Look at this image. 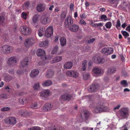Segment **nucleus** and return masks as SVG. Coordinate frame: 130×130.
I'll return each mask as SVG.
<instances>
[{
	"mask_svg": "<svg viewBox=\"0 0 130 130\" xmlns=\"http://www.w3.org/2000/svg\"><path fill=\"white\" fill-rule=\"evenodd\" d=\"M45 30V28L44 27H41L38 30V34L39 36L41 37L43 35Z\"/></svg>",
	"mask_w": 130,
	"mask_h": 130,
	"instance_id": "bb28decb",
	"label": "nucleus"
},
{
	"mask_svg": "<svg viewBox=\"0 0 130 130\" xmlns=\"http://www.w3.org/2000/svg\"><path fill=\"white\" fill-rule=\"evenodd\" d=\"M95 40V39L94 38H92L88 40L87 43L89 44L92 43Z\"/></svg>",
	"mask_w": 130,
	"mask_h": 130,
	"instance_id": "864d4df0",
	"label": "nucleus"
},
{
	"mask_svg": "<svg viewBox=\"0 0 130 130\" xmlns=\"http://www.w3.org/2000/svg\"><path fill=\"white\" fill-rule=\"evenodd\" d=\"M59 37L58 36H56L55 39V41L56 42V41L58 40Z\"/></svg>",
	"mask_w": 130,
	"mask_h": 130,
	"instance_id": "774afa93",
	"label": "nucleus"
},
{
	"mask_svg": "<svg viewBox=\"0 0 130 130\" xmlns=\"http://www.w3.org/2000/svg\"><path fill=\"white\" fill-rule=\"evenodd\" d=\"M14 69H11L9 70V73L11 74H14Z\"/></svg>",
	"mask_w": 130,
	"mask_h": 130,
	"instance_id": "4d7b16f0",
	"label": "nucleus"
},
{
	"mask_svg": "<svg viewBox=\"0 0 130 130\" xmlns=\"http://www.w3.org/2000/svg\"><path fill=\"white\" fill-rule=\"evenodd\" d=\"M99 88V84H96L94 85H92L90 86V87L88 89V90L90 92H95L98 90Z\"/></svg>",
	"mask_w": 130,
	"mask_h": 130,
	"instance_id": "ddd939ff",
	"label": "nucleus"
},
{
	"mask_svg": "<svg viewBox=\"0 0 130 130\" xmlns=\"http://www.w3.org/2000/svg\"><path fill=\"white\" fill-rule=\"evenodd\" d=\"M40 21L42 24H46L50 22L51 20L48 17L46 16H43L41 17Z\"/></svg>",
	"mask_w": 130,
	"mask_h": 130,
	"instance_id": "4468645a",
	"label": "nucleus"
},
{
	"mask_svg": "<svg viewBox=\"0 0 130 130\" xmlns=\"http://www.w3.org/2000/svg\"><path fill=\"white\" fill-rule=\"evenodd\" d=\"M87 61L86 60H84L82 62V66L87 67Z\"/></svg>",
	"mask_w": 130,
	"mask_h": 130,
	"instance_id": "5fc2aeb1",
	"label": "nucleus"
},
{
	"mask_svg": "<svg viewBox=\"0 0 130 130\" xmlns=\"http://www.w3.org/2000/svg\"><path fill=\"white\" fill-rule=\"evenodd\" d=\"M60 44L61 46H63L66 44V40L64 37H61L60 40Z\"/></svg>",
	"mask_w": 130,
	"mask_h": 130,
	"instance_id": "7c9ffc66",
	"label": "nucleus"
},
{
	"mask_svg": "<svg viewBox=\"0 0 130 130\" xmlns=\"http://www.w3.org/2000/svg\"><path fill=\"white\" fill-rule=\"evenodd\" d=\"M88 116V111L86 110L84 111L81 114V117L83 119H87Z\"/></svg>",
	"mask_w": 130,
	"mask_h": 130,
	"instance_id": "aec40b11",
	"label": "nucleus"
},
{
	"mask_svg": "<svg viewBox=\"0 0 130 130\" xmlns=\"http://www.w3.org/2000/svg\"><path fill=\"white\" fill-rule=\"evenodd\" d=\"M73 66L72 63L70 61L66 62L64 64L63 67L64 68L70 69Z\"/></svg>",
	"mask_w": 130,
	"mask_h": 130,
	"instance_id": "4be33fe9",
	"label": "nucleus"
},
{
	"mask_svg": "<svg viewBox=\"0 0 130 130\" xmlns=\"http://www.w3.org/2000/svg\"><path fill=\"white\" fill-rule=\"evenodd\" d=\"M29 63V58L26 57L20 63L21 65L23 67H27Z\"/></svg>",
	"mask_w": 130,
	"mask_h": 130,
	"instance_id": "f3484780",
	"label": "nucleus"
},
{
	"mask_svg": "<svg viewBox=\"0 0 130 130\" xmlns=\"http://www.w3.org/2000/svg\"><path fill=\"white\" fill-rule=\"evenodd\" d=\"M71 95H68L67 94L62 95L61 97V98L64 100H69V99L71 98Z\"/></svg>",
	"mask_w": 130,
	"mask_h": 130,
	"instance_id": "473e14b6",
	"label": "nucleus"
},
{
	"mask_svg": "<svg viewBox=\"0 0 130 130\" xmlns=\"http://www.w3.org/2000/svg\"><path fill=\"white\" fill-rule=\"evenodd\" d=\"M100 19L104 21H106L108 20L107 16L104 14L100 16Z\"/></svg>",
	"mask_w": 130,
	"mask_h": 130,
	"instance_id": "4c0bfd02",
	"label": "nucleus"
},
{
	"mask_svg": "<svg viewBox=\"0 0 130 130\" xmlns=\"http://www.w3.org/2000/svg\"><path fill=\"white\" fill-rule=\"evenodd\" d=\"M53 107V105L50 103L46 104L43 107V110L44 111L51 110Z\"/></svg>",
	"mask_w": 130,
	"mask_h": 130,
	"instance_id": "dca6fc26",
	"label": "nucleus"
},
{
	"mask_svg": "<svg viewBox=\"0 0 130 130\" xmlns=\"http://www.w3.org/2000/svg\"><path fill=\"white\" fill-rule=\"evenodd\" d=\"M39 73V71L38 69H34L31 72L30 75L31 77H34L38 75Z\"/></svg>",
	"mask_w": 130,
	"mask_h": 130,
	"instance_id": "6ab92c4d",
	"label": "nucleus"
},
{
	"mask_svg": "<svg viewBox=\"0 0 130 130\" xmlns=\"http://www.w3.org/2000/svg\"><path fill=\"white\" fill-rule=\"evenodd\" d=\"M13 50L12 47L9 45H5L0 47V52L3 54H8L11 52Z\"/></svg>",
	"mask_w": 130,
	"mask_h": 130,
	"instance_id": "f03ea898",
	"label": "nucleus"
},
{
	"mask_svg": "<svg viewBox=\"0 0 130 130\" xmlns=\"http://www.w3.org/2000/svg\"><path fill=\"white\" fill-rule=\"evenodd\" d=\"M30 107L33 109H37L40 108V106L39 105L38 102H35L32 103Z\"/></svg>",
	"mask_w": 130,
	"mask_h": 130,
	"instance_id": "c756f323",
	"label": "nucleus"
},
{
	"mask_svg": "<svg viewBox=\"0 0 130 130\" xmlns=\"http://www.w3.org/2000/svg\"><path fill=\"white\" fill-rule=\"evenodd\" d=\"M10 109V108L8 107H4L1 108V110L3 111H8Z\"/></svg>",
	"mask_w": 130,
	"mask_h": 130,
	"instance_id": "8fccbe9b",
	"label": "nucleus"
},
{
	"mask_svg": "<svg viewBox=\"0 0 130 130\" xmlns=\"http://www.w3.org/2000/svg\"><path fill=\"white\" fill-rule=\"evenodd\" d=\"M93 73L96 75H98L102 73L101 70L98 68H94L93 70Z\"/></svg>",
	"mask_w": 130,
	"mask_h": 130,
	"instance_id": "b1692460",
	"label": "nucleus"
},
{
	"mask_svg": "<svg viewBox=\"0 0 130 130\" xmlns=\"http://www.w3.org/2000/svg\"><path fill=\"white\" fill-rule=\"evenodd\" d=\"M62 59L61 56H58L55 57L53 60L51 61V63H53L55 62H58L60 61Z\"/></svg>",
	"mask_w": 130,
	"mask_h": 130,
	"instance_id": "c85d7f7f",
	"label": "nucleus"
},
{
	"mask_svg": "<svg viewBox=\"0 0 130 130\" xmlns=\"http://www.w3.org/2000/svg\"><path fill=\"white\" fill-rule=\"evenodd\" d=\"M32 3V6H34L35 5V3H30L29 1H26L23 5V7L25 8H28L31 6V4Z\"/></svg>",
	"mask_w": 130,
	"mask_h": 130,
	"instance_id": "5701e85b",
	"label": "nucleus"
},
{
	"mask_svg": "<svg viewBox=\"0 0 130 130\" xmlns=\"http://www.w3.org/2000/svg\"><path fill=\"white\" fill-rule=\"evenodd\" d=\"M54 6L53 5L51 6L49 8V10L51 11L52 10H53V8H54Z\"/></svg>",
	"mask_w": 130,
	"mask_h": 130,
	"instance_id": "338daca9",
	"label": "nucleus"
},
{
	"mask_svg": "<svg viewBox=\"0 0 130 130\" xmlns=\"http://www.w3.org/2000/svg\"><path fill=\"white\" fill-rule=\"evenodd\" d=\"M116 70V68L114 67H111L109 68L107 71L108 74H111L115 73Z\"/></svg>",
	"mask_w": 130,
	"mask_h": 130,
	"instance_id": "393cba45",
	"label": "nucleus"
},
{
	"mask_svg": "<svg viewBox=\"0 0 130 130\" xmlns=\"http://www.w3.org/2000/svg\"><path fill=\"white\" fill-rule=\"evenodd\" d=\"M58 49V47L57 46H55L54 48V49L52 52V53L53 54L57 53V51Z\"/></svg>",
	"mask_w": 130,
	"mask_h": 130,
	"instance_id": "c03bdc74",
	"label": "nucleus"
},
{
	"mask_svg": "<svg viewBox=\"0 0 130 130\" xmlns=\"http://www.w3.org/2000/svg\"><path fill=\"white\" fill-rule=\"evenodd\" d=\"M54 74V72L52 70H50L47 71L46 73V76L47 78L51 77Z\"/></svg>",
	"mask_w": 130,
	"mask_h": 130,
	"instance_id": "2f4dec72",
	"label": "nucleus"
},
{
	"mask_svg": "<svg viewBox=\"0 0 130 130\" xmlns=\"http://www.w3.org/2000/svg\"><path fill=\"white\" fill-rule=\"evenodd\" d=\"M73 21L72 19L70 17H67L64 22V26L66 27L69 28L72 26Z\"/></svg>",
	"mask_w": 130,
	"mask_h": 130,
	"instance_id": "1a4fd4ad",
	"label": "nucleus"
},
{
	"mask_svg": "<svg viewBox=\"0 0 130 130\" xmlns=\"http://www.w3.org/2000/svg\"><path fill=\"white\" fill-rule=\"evenodd\" d=\"M79 28V27L76 24H74L72 27H70L69 28L71 31L75 32L77 31Z\"/></svg>",
	"mask_w": 130,
	"mask_h": 130,
	"instance_id": "cd10ccee",
	"label": "nucleus"
},
{
	"mask_svg": "<svg viewBox=\"0 0 130 130\" xmlns=\"http://www.w3.org/2000/svg\"><path fill=\"white\" fill-rule=\"evenodd\" d=\"M108 107L105 106L104 103L101 102H99L97 104L96 107L95 108V111L96 113L103 111H106L109 110Z\"/></svg>",
	"mask_w": 130,
	"mask_h": 130,
	"instance_id": "f257e3e1",
	"label": "nucleus"
},
{
	"mask_svg": "<svg viewBox=\"0 0 130 130\" xmlns=\"http://www.w3.org/2000/svg\"><path fill=\"white\" fill-rule=\"evenodd\" d=\"M53 56H50V55H48L46 56H44V59H43V60H50L52 58Z\"/></svg>",
	"mask_w": 130,
	"mask_h": 130,
	"instance_id": "a18cd8bd",
	"label": "nucleus"
},
{
	"mask_svg": "<svg viewBox=\"0 0 130 130\" xmlns=\"http://www.w3.org/2000/svg\"><path fill=\"white\" fill-rule=\"evenodd\" d=\"M74 5L73 4L71 3L70 4V9L71 10H73V8H74Z\"/></svg>",
	"mask_w": 130,
	"mask_h": 130,
	"instance_id": "680f3d73",
	"label": "nucleus"
},
{
	"mask_svg": "<svg viewBox=\"0 0 130 130\" xmlns=\"http://www.w3.org/2000/svg\"><path fill=\"white\" fill-rule=\"evenodd\" d=\"M17 63V58L16 56L10 57L7 59V64L10 67L13 66Z\"/></svg>",
	"mask_w": 130,
	"mask_h": 130,
	"instance_id": "20e7f679",
	"label": "nucleus"
},
{
	"mask_svg": "<svg viewBox=\"0 0 130 130\" xmlns=\"http://www.w3.org/2000/svg\"><path fill=\"white\" fill-rule=\"evenodd\" d=\"M121 32L123 35L124 36L125 38H126L127 37L129 36V34L125 31L122 30L121 31Z\"/></svg>",
	"mask_w": 130,
	"mask_h": 130,
	"instance_id": "79ce46f5",
	"label": "nucleus"
},
{
	"mask_svg": "<svg viewBox=\"0 0 130 130\" xmlns=\"http://www.w3.org/2000/svg\"><path fill=\"white\" fill-rule=\"evenodd\" d=\"M53 34V29L52 26H49L46 29L44 36L46 37H51Z\"/></svg>",
	"mask_w": 130,
	"mask_h": 130,
	"instance_id": "0eeeda50",
	"label": "nucleus"
},
{
	"mask_svg": "<svg viewBox=\"0 0 130 130\" xmlns=\"http://www.w3.org/2000/svg\"><path fill=\"white\" fill-rule=\"evenodd\" d=\"M79 24L82 25H86V23L85 21L82 19H81L79 21Z\"/></svg>",
	"mask_w": 130,
	"mask_h": 130,
	"instance_id": "3c124183",
	"label": "nucleus"
},
{
	"mask_svg": "<svg viewBox=\"0 0 130 130\" xmlns=\"http://www.w3.org/2000/svg\"><path fill=\"white\" fill-rule=\"evenodd\" d=\"M113 51V49L112 48L108 47H104L102 49V53L106 55H108L112 54Z\"/></svg>",
	"mask_w": 130,
	"mask_h": 130,
	"instance_id": "f8f14e48",
	"label": "nucleus"
},
{
	"mask_svg": "<svg viewBox=\"0 0 130 130\" xmlns=\"http://www.w3.org/2000/svg\"><path fill=\"white\" fill-rule=\"evenodd\" d=\"M23 73V72L21 70H18L17 71L16 74L17 75H20L21 74Z\"/></svg>",
	"mask_w": 130,
	"mask_h": 130,
	"instance_id": "052dcab7",
	"label": "nucleus"
},
{
	"mask_svg": "<svg viewBox=\"0 0 130 130\" xmlns=\"http://www.w3.org/2000/svg\"><path fill=\"white\" fill-rule=\"evenodd\" d=\"M12 79V77H11V76H8L5 78L6 80L8 81H10Z\"/></svg>",
	"mask_w": 130,
	"mask_h": 130,
	"instance_id": "6e6d98bb",
	"label": "nucleus"
},
{
	"mask_svg": "<svg viewBox=\"0 0 130 130\" xmlns=\"http://www.w3.org/2000/svg\"><path fill=\"white\" fill-rule=\"evenodd\" d=\"M4 121L6 124L10 125H14L16 123L17 120L15 118L11 117L5 118L4 120Z\"/></svg>",
	"mask_w": 130,
	"mask_h": 130,
	"instance_id": "423d86ee",
	"label": "nucleus"
},
{
	"mask_svg": "<svg viewBox=\"0 0 130 130\" xmlns=\"http://www.w3.org/2000/svg\"><path fill=\"white\" fill-rule=\"evenodd\" d=\"M8 97L6 94H0V98L1 99H7Z\"/></svg>",
	"mask_w": 130,
	"mask_h": 130,
	"instance_id": "09e8293b",
	"label": "nucleus"
},
{
	"mask_svg": "<svg viewBox=\"0 0 130 130\" xmlns=\"http://www.w3.org/2000/svg\"><path fill=\"white\" fill-rule=\"evenodd\" d=\"M19 102L22 104H24L27 102V99L25 97H21L19 99Z\"/></svg>",
	"mask_w": 130,
	"mask_h": 130,
	"instance_id": "72a5a7b5",
	"label": "nucleus"
},
{
	"mask_svg": "<svg viewBox=\"0 0 130 130\" xmlns=\"http://www.w3.org/2000/svg\"><path fill=\"white\" fill-rule=\"evenodd\" d=\"M112 24L111 22H109L105 24L106 27L107 28H110Z\"/></svg>",
	"mask_w": 130,
	"mask_h": 130,
	"instance_id": "49530a36",
	"label": "nucleus"
},
{
	"mask_svg": "<svg viewBox=\"0 0 130 130\" xmlns=\"http://www.w3.org/2000/svg\"><path fill=\"white\" fill-rule=\"evenodd\" d=\"M27 13L24 12H23L21 14V17L24 19L26 20L27 18Z\"/></svg>",
	"mask_w": 130,
	"mask_h": 130,
	"instance_id": "37998d69",
	"label": "nucleus"
},
{
	"mask_svg": "<svg viewBox=\"0 0 130 130\" xmlns=\"http://www.w3.org/2000/svg\"><path fill=\"white\" fill-rule=\"evenodd\" d=\"M50 93V91L48 90H44L40 92V95L41 96L45 97L48 96Z\"/></svg>",
	"mask_w": 130,
	"mask_h": 130,
	"instance_id": "412c9836",
	"label": "nucleus"
},
{
	"mask_svg": "<svg viewBox=\"0 0 130 130\" xmlns=\"http://www.w3.org/2000/svg\"><path fill=\"white\" fill-rule=\"evenodd\" d=\"M52 84V81L50 80H46L42 83V85L44 87L48 86L51 85Z\"/></svg>",
	"mask_w": 130,
	"mask_h": 130,
	"instance_id": "a878e982",
	"label": "nucleus"
},
{
	"mask_svg": "<svg viewBox=\"0 0 130 130\" xmlns=\"http://www.w3.org/2000/svg\"><path fill=\"white\" fill-rule=\"evenodd\" d=\"M4 16L1 14H0V24H2L5 20Z\"/></svg>",
	"mask_w": 130,
	"mask_h": 130,
	"instance_id": "58836bf2",
	"label": "nucleus"
},
{
	"mask_svg": "<svg viewBox=\"0 0 130 130\" xmlns=\"http://www.w3.org/2000/svg\"><path fill=\"white\" fill-rule=\"evenodd\" d=\"M45 52L44 50L41 49H38L37 51L36 54L37 56H42L41 58V59L43 60L44 57Z\"/></svg>",
	"mask_w": 130,
	"mask_h": 130,
	"instance_id": "2eb2a0df",
	"label": "nucleus"
},
{
	"mask_svg": "<svg viewBox=\"0 0 130 130\" xmlns=\"http://www.w3.org/2000/svg\"><path fill=\"white\" fill-rule=\"evenodd\" d=\"M19 30L22 34L26 36L29 35L31 32V29L26 26H20Z\"/></svg>",
	"mask_w": 130,
	"mask_h": 130,
	"instance_id": "7ed1b4c3",
	"label": "nucleus"
},
{
	"mask_svg": "<svg viewBox=\"0 0 130 130\" xmlns=\"http://www.w3.org/2000/svg\"><path fill=\"white\" fill-rule=\"evenodd\" d=\"M46 5L44 4H40L38 5L37 6V10L41 12L44 11Z\"/></svg>",
	"mask_w": 130,
	"mask_h": 130,
	"instance_id": "a211bd4d",
	"label": "nucleus"
},
{
	"mask_svg": "<svg viewBox=\"0 0 130 130\" xmlns=\"http://www.w3.org/2000/svg\"><path fill=\"white\" fill-rule=\"evenodd\" d=\"M33 88L35 90L39 89L40 88L39 84V82H37L35 83L34 85Z\"/></svg>",
	"mask_w": 130,
	"mask_h": 130,
	"instance_id": "e433bc0d",
	"label": "nucleus"
},
{
	"mask_svg": "<svg viewBox=\"0 0 130 130\" xmlns=\"http://www.w3.org/2000/svg\"><path fill=\"white\" fill-rule=\"evenodd\" d=\"M38 16L37 15H35L32 18V20L34 23H35L38 22Z\"/></svg>",
	"mask_w": 130,
	"mask_h": 130,
	"instance_id": "f704fd0d",
	"label": "nucleus"
},
{
	"mask_svg": "<svg viewBox=\"0 0 130 130\" xmlns=\"http://www.w3.org/2000/svg\"><path fill=\"white\" fill-rule=\"evenodd\" d=\"M90 76V74L88 73H85L83 75V78L84 79L87 80Z\"/></svg>",
	"mask_w": 130,
	"mask_h": 130,
	"instance_id": "ea45409f",
	"label": "nucleus"
},
{
	"mask_svg": "<svg viewBox=\"0 0 130 130\" xmlns=\"http://www.w3.org/2000/svg\"><path fill=\"white\" fill-rule=\"evenodd\" d=\"M48 45V42L46 41L42 42L40 43L39 45L41 47L47 46Z\"/></svg>",
	"mask_w": 130,
	"mask_h": 130,
	"instance_id": "c9c22d12",
	"label": "nucleus"
},
{
	"mask_svg": "<svg viewBox=\"0 0 130 130\" xmlns=\"http://www.w3.org/2000/svg\"><path fill=\"white\" fill-rule=\"evenodd\" d=\"M126 30L128 31H130V25H128L126 28Z\"/></svg>",
	"mask_w": 130,
	"mask_h": 130,
	"instance_id": "0e129e2a",
	"label": "nucleus"
},
{
	"mask_svg": "<svg viewBox=\"0 0 130 130\" xmlns=\"http://www.w3.org/2000/svg\"><path fill=\"white\" fill-rule=\"evenodd\" d=\"M121 105H118L117 106L115 107L114 108V110H115L116 109H118L120 107Z\"/></svg>",
	"mask_w": 130,
	"mask_h": 130,
	"instance_id": "e2e57ef3",
	"label": "nucleus"
},
{
	"mask_svg": "<svg viewBox=\"0 0 130 130\" xmlns=\"http://www.w3.org/2000/svg\"><path fill=\"white\" fill-rule=\"evenodd\" d=\"M91 95H87L86 96H84L83 97V98L85 99H91Z\"/></svg>",
	"mask_w": 130,
	"mask_h": 130,
	"instance_id": "13d9d810",
	"label": "nucleus"
},
{
	"mask_svg": "<svg viewBox=\"0 0 130 130\" xmlns=\"http://www.w3.org/2000/svg\"><path fill=\"white\" fill-rule=\"evenodd\" d=\"M121 85H123L124 87L126 86L127 85V81L125 80L122 81L121 82Z\"/></svg>",
	"mask_w": 130,
	"mask_h": 130,
	"instance_id": "de8ad7c7",
	"label": "nucleus"
},
{
	"mask_svg": "<svg viewBox=\"0 0 130 130\" xmlns=\"http://www.w3.org/2000/svg\"><path fill=\"white\" fill-rule=\"evenodd\" d=\"M120 116L123 118L127 117L128 115V111L127 108H123L120 110Z\"/></svg>",
	"mask_w": 130,
	"mask_h": 130,
	"instance_id": "6e6552de",
	"label": "nucleus"
},
{
	"mask_svg": "<svg viewBox=\"0 0 130 130\" xmlns=\"http://www.w3.org/2000/svg\"><path fill=\"white\" fill-rule=\"evenodd\" d=\"M67 75L72 77L76 78L79 75V73L77 71L68 70L66 72Z\"/></svg>",
	"mask_w": 130,
	"mask_h": 130,
	"instance_id": "9d476101",
	"label": "nucleus"
},
{
	"mask_svg": "<svg viewBox=\"0 0 130 130\" xmlns=\"http://www.w3.org/2000/svg\"><path fill=\"white\" fill-rule=\"evenodd\" d=\"M33 130H40V128L38 126H34L33 127Z\"/></svg>",
	"mask_w": 130,
	"mask_h": 130,
	"instance_id": "bf43d9fd",
	"label": "nucleus"
},
{
	"mask_svg": "<svg viewBox=\"0 0 130 130\" xmlns=\"http://www.w3.org/2000/svg\"><path fill=\"white\" fill-rule=\"evenodd\" d=\"M80 17L82 19H85L86 18L87 15L85 14V13H84L82 14H80Z\"/></svg>",
	"mask_w": 130,
	"mask_h": 130,
	"instance_id": "603ef678",
	"label": "nucleus"
},
{
	"mask_svg": "<svg viewBox=\"0 0 130 130\" xmlns=\"http://www.w3.org/2000/svg\"><path fill=\"white\" fill-rule=\"evenodd\" d=\"M34 43L35 41L33 39L29 38L25 40L24 44L26 47H29L33 44Z\"/></svg>",
	"mask_w": 130,
	"mask_h": 130,
	"instance_id": "9b49d317",
	"label": "nucleus"
},
{
	"mask_svg": "<svg viewBox=\"0 0 130 130\" xmlns=\"http://www.w3.org/2000/svg\"><path fill=\"white\" fill-rule=\"evenodd\" d=\"M93 60L94 62L97 63H103L105 61L104 58H101L97 55L93 57Z\"/></svg>",
	"mask_w": 130,
	"mask_h": 130,
	"instance_id": "39448f33",
	"label": "nucleus"
},
{
	"mask_svg": "<svg viewBox=\"0 0 130 130\" xmlns=\"http://www.w3.org/2000/svg\"><path fill=\"white\" fill-rule=\"evenodd\" d=\"M116 28L118 29H120L121 28V23L120 20H118L117 21V24L116 25Z\"/></svg>",
	"mask_w": 130,
	"mask_h": 130,
	"instance_id": "a19ab883",
	"label": "nucleus"
},
{
	"mask_svg": "<svg viewBox=\"0 0 130 130\" xmlns=\"http://www.w3.org/2000/svg\"><path fill=\"white\" fill-rule=\"evenodd\" d=\"M126 26V23H124L122 25L121 27L122 28H125Z\"/></svg>",
	"mask_w": 130,
	"mask_h": 130,
	"instance_id": "69168bd1",
	"label": "nucleus"
}]
</instances>
